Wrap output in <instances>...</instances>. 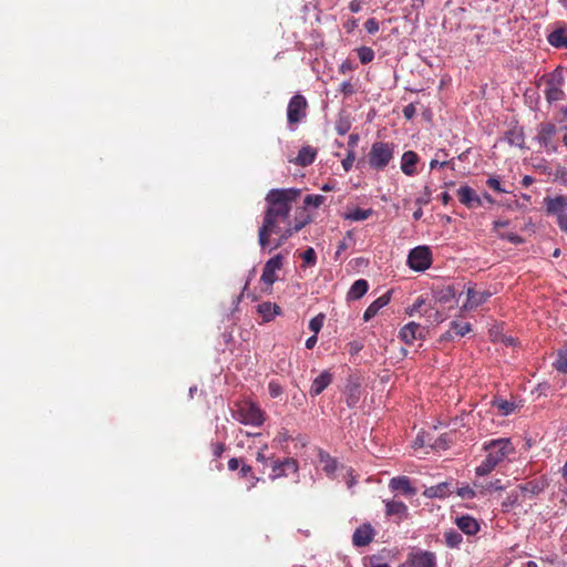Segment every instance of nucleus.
I'll use <instances>...</instances> for the list:
<instances>
[{"label": "nucleus", "mask_w": 567, "mask_h": 567, "mask_svg": "<svg viewBox=\"0 0 567 567\" xmlns=\"http://www.w3.org/2000/svg\"><path fill=\"white\" fill-rule=\"evenodd\" d=\"M300 195L301 189L299 188H274L267 193L266 209L258 229V244L261 249L270 246L272 235L277 236L272 241L274 249L281 247L312 221V217L308 213L296 215L293 220L290 218L293 204L297 203Z\"/></svg>", "instance_id": "obj_1"}, {"label": "nucleus", "mask_w": 567, "mask_h": 567, "mask_svg": "<svg viewBox=\"0 0 567 567\" xmlns=\"http://www.w3.org/2000/svg\"><path fill=\"white\" fill-rule=\"evenodd\" d=\"M483 451L486 453V456L475 470L478 476H485L492 473L509 455L515 453V446L511 439L501 437L485 442L483 444Z\"/></svg>", "instance_id": "obj_2"}, {"label": "nucleus", "mask_w": 567, "mask_h": 567, "mask_svg": "<svg viewBox=\"0 0 567 567\" xmlns=\"http://www.w3.org/2000/svg\"><path fill=\"white\" fill-rule=\"evenodd\" d=\"M394 145L385 142H374L368 155L369 165L375 171H383L392 161Z\"/></svg>", "instance_id": "obj_3"}, {"label": "nucleus", "mask_w": 567, "mask_h": 567, "mask_svg": "<svg viewBox=\"0 0 567 567\" xmlns=\"http://www.w3.org/2000/svg\"><path fill=\"white\" fill-rule=\"evenodd\" d=\"M235 417L243 424L260 426L265 422V412L256 403L243 401L237 405Z\"/></svg>", "instance_id": "obj_4"}, {"label": "nucleus", "mask_w": 567, "mask_h": 567, "mask_svg": "<svg viewBox=\"0 0 567 567\" xmlns=\"http://www.w3.org/2000/svg\"><path fill=\"white\" fill-rule=\"evenodd\" d=\"M564 84V74L563 70L557 68L551 73L548 74L546 80V89L544 91L545 97L548 103H555L564 100L565 93L561 90Z\"/></svg>", "instance_id": "obj_5"}, {"label": "nucleus", "mask_w": 567, "mask_h": 567, "mask_svg": "<svg viewBox=\"0 0 567 567\" xmlns=\"http://www.w3.org/2000/svg\"><path fill=\"white\" fill-rule=\"evenodd\" d=\"M432 251L427 246H417L408 255V265L414 271H424L432 266Z\"/></svg>", "instance_id": "obj_6"}, {"label": "nucleus", "mask_w": 567, "mask_h": 567, "mask_svg": "<svg viewBox=\"0 0 567 567\" xmlns=\"http://www.w3.org/2000/svg\"><path fill=\"white\" fill-rule=\"evenodd\" d=\"M308 103L303 95H293L287 107V121L290 126L301 122L307 115Z\"/></svg>", "instance_id": "obj_7"}, {"label": "nucleus", "mask_w": 567, "mask_h": 567, "mask_svg": "<svg viewBox=\"0 0 567 567\" xmlns=\"http://www.w3.org/2000/svg\"><path fill=\"white\" fill-rule=\"evenodd\" d=\"M298 470V462L292 457H286L282 461L275 460L271 464V474L269 477L272 481L280 477H287L290 474H297Z\"/></svg>", "instance_id": "obj_8"}, {"label": "nucleus", "mask_w": 567, "mask_h": 567, "mask_svg": "<svg viewBox=\"0 0 567 567\" xmlns=\"http://www.w3.org/2000/svg\"><path fill=\"white\" fill-rule=\"evenodd\" d=\"M544 210L547 216H563L567 213V196H546L543 199Z\"/></svg>", "instance_id": "obj_9"}, {"label": "nucleus", "mask_w": 567, "mask_h": 567, "mask_svg": "<svg viewBox=\"0 0 567 567\" xmlns=\"http://www.w3.org/2000/svg\"><path fill=\"white\" fill-rule=\"evenodd\" d=\"M284 266V257L280 254L271 257L266 261L260 280L267 286H272L277 280L276 271L280 270Z\"/></svg>", "instance_id": "obj_10"}, {"label": "nucleus", "mask_w": 567, "mask_h": 567, "mask_svg": "<svg viewBox=\"0 0 567 567\" xmlns=\"http://www.w3.org/2000/svg\"><path fill=\"white\" fill-rule=\"evenodd\" d=\"M401 567H436V556L431 551H415L408 556Z\"/></svg>", "instance_id": "obj_11"}, {"label": "nucleus", "mask_w": 567, "mask_h": 567, "mask_svg": "<svg viewBox=\"0 0 567 567\" xmlns=\"http://www.w3.org/2000/svg\"><path fill=\"white\" fill-rule=\"evenodd\" d=\"M492 293L488 290H476L474 287L468 286L466 288V302L463 305V309L473 310L485 303Z\"/></svg>", "instance_id": "obj_12"}, {"label": "nucleus", "mask_w": 567, "mask_h": 567, "mask_svg": "<svg viewBox=\"0 0 567 567\" xmlns=\"http://www.w3.org/2000/svg\"><path fill=\"white\" fill-rule=\"evenodd\" d=\"M557 133V127L553 123H542L538 128L537 140L546 148L551 151L557 150V145L554 143V136Z\"/></svg>", "instance_id": "obj_13"}, {"label": "nucleus", "mask_w": 567, "mask_h": 567, "mask_svg": "<svg viewBox=\"0 0 567 567\" xmlns=\"http://www.w3.org/2000/svg\"><path fill=\"white\" fill-rule=\"evenodd\" d=\"M424 329L416 322H409L403 326L399 332L400 339L406 343L412 344L417 339L424 338Z\"/></svg>", "instance_id": "obj_14"}, {"label": "nucleus", "mask_w": 567, "mask_h": 567, "mask_svg": "<svg viewBox=\"0 0 567 567\" xmlns=\"http://www.w3.org/2000/svg\"><path fill=\"white\" fill-rule=\"evenodd\" d=\"M457 197H458L460 203L470 209L477 208V207L482 206L481 197L476 194V192L472 187H470L467 185L461 186L458 188Z\"/></svg>", "instance_id": "obj_15"}, {"label": "nucleus", "mask_w": 567, "mask_h": 567, "mask_svg": "<svg viewBox=\"0 0 567 567\" xmlns=\"http://www.w3.org/2000/svg\"><path fill=\"white\" fill-rule=\"evenodd\" d=\"M374 537V529L370 524H363L359 526L352 536V543L357 547H363L369 545Z\"/></svg>", "instance_id": "obj_16"}, {"label": "nucleus", "mask_w": 567, "mask_h": 567, "mask_svg": "<svg viewBox=\"0 0 567 567\" xmlns=\"http://www.w3.org/2000/svg\"><path fill=\"white\" fill-rule=\"evenodd\" d=\"M385 515L389 517H395L396 522H401L408 517V506L401 501H386Z\"/></svg>", "instance_id": "obj_17"}, {"label": "nucleus", "mask_w": 567, "mask_h": 567, "mask_svg": "<svg viewBox=\"0 0 567 567\" xmlns=\"http://www.w3.org/2000/svg\"><path fill=\"white\" fill-rule=\"evenodd\" d=\"M333 380L332 373H330L328 370H324L321 372L312 382L309 393L311 396H318L321 394L331 383Z\"/></svg>", "instance_id": "obj_18"}, {"label": "nucleus", "mask_w": 567, "mask_h": 567, "mask_svg": "<svg viewBox=\"0 0 567 567\" xmlns=\"http://www.w3.org/2000/svg\"><path fill=\"white\" fill-rule=\"evenodd\" d=\"M389 486L392 491L400 492L406 496H414L416 494V488L412 486L408 476H396L391 478Z\"/></svg>", "instance_id": "obj_19"}, {"label": "nucleus", "mask_w": 567, "mask_h": 567, "mask_svg": "<svg viewBox=\"0 0 567 567\" xmlns=\"http://www.w3.org/2000/svg\"><path fill=\"white\" fill-rule=\"evenodd\" d=\"M420 157L413 151H406L401 158V169L406 176H414L416 174V164Z\"/></svg>", "instance_id": "obj_20"}, {"label": "nucleus", "mask_w": 567, "mask_h": 567, "mask_svg": "<svg viewBox=\"0 0 567 567\" xmlns=\"http://www.w3.org/2000/svg\"><path fill=\"white\" fill-rule=\"evenodd\" d=\"M452 494V483L442 482L425 488L423 495L427 498H445Z\"/></svg>", "instance_id": "obj_21"}, {"label": "nucleus", "mask_w": 567, "mask_h": 567, "mask_svg": "<svg viewBox=\"0 0 567 567\" xmlns=\"http://www.w3.org/2000/svg\"><path fill=\"white\" fill-rule=\"evenodd\" d=\"M457 527L466 535H475L480 530V524L475 518L468 515H463L456 518Z\"/></svg>", "instance_id": "obj_22"}, {"label": "nucleus", "mask_w": 567, "mask_h": 567, "mask_svg": "<svg viewBox=\"0 0 567 567\" xmlns=\"http://www.w3.org/2000/svg\"><path fill=\"white\" fill-rule=\"evenodd\" d=\"M389 302H390V293L389 292H386V293L382 295L381 297H379L378 299H375L365 309V311L363 313V320L365 322L371 320L379 312V310L382 309L383 307H385Z\"/></svg>", "instance_id": "obj_23"}, {"label": "nucleus", "mask_w": 567, "mask_h": 567, "mask_svg": "<svg viewBox=\"0 0 567 567\" xmlns=\"http://www.w3.org/2000/svg\"><path fill=\"white\" fill-rule=\"evenodd\" d=\"M316 156V148L307 145L299 150L297 157L292 162L299 166H308L315 162Z\"/></svg>", "instance_id": "obj_24"}, {"label": "nucleus", "mask_w": 567, "mask_h": 567, "mask_svg": "<svg viewBox=\"0 0 567 567\" xmlns=\"http://www.w3.org/2000/svg\"><path fill=\"white\" fill-rule=\"evenodd\" d=\"M472 330V324L470 322H451L450 330L443 336L445 339H453L454 337H464Z\"/></svg>", "instance_id": "obj_25"}, {"label": "nucleus", "mask_w": 567, "mask_h": 567, "mask_svg": "<svg viewBox=\"0 0 567 567\" xmlns=\"http://www.w3.org/2000/svg\"><path fill=\"white\" fill-rule=\"evenodd\" d=\"M257 311L262 317L264 321H270L275 316L280 313V307L276 303L265 301L258 305Z\"/></svg>", "instance_id": "obj_26"}, {"label": "nucleus", "mask_w": 567, "mask_h": 567, "mask_svg": "<svg viewBox=\"0 0 567 567\" xmlns=\"http://www.w3.org/2000/svg\"><path fill=\"white\" fill-rule=\"evenodd\" d=\"M319 462L322 466V471L328 476H333L334 472L338 468V462L334 457H332L329 453L320 451L319 452Z\"/></svg>", "instance_id": "obj_27"}, {"label": "nucleus", "mask_w": 567, "mask_h": 567, "mask_svg": "<svg viewBox=\"0 0 567 567\" xmlns=\"http://www.w3.org/2000/svg\"><path fill=\"white\" fill-rule=\"evenodd\" d=\"M547 41L555 48H567V31L558 28L548 34Z\"/></svg>", "instance_id": "obj_28"}, {"label": "nucleus", "mask_w": 567, "mask_h": 567, "mask_svg": "<svg viewBox=\"0 0 567 567\" xmlns=\"http://www.w3.org/2000/svg\"><path fill=\"white\" fill-rule=\"evenodd\" d=\"M368 288L369 284L367 280L358 279L352 284L348 292V298L352 300H358L367 293Z\"/></svg>", "instance_id": "obj_29"}, {"label": "nucleus", "mask_w": 567, "mask_h": 567, "mask_svg": "<svg viewBox=\"0 0 567 567\" xmlns=\"http://www.w3.org/2000/svg\"><path fill=\"white\" fill-rule=\"evenodd\" d=\"M326 200V197L322 195H307L303 199V207L301 212L298 215H301L302 213H307V207H319L321 206Z\"/></svg>", "instance_id": "obj_30"}, {"label": "nucleus", "mask_w": 567, "mask_h": 567, "mask_svg": "<svg viewBox=\"0 0 567 567\" xmlns=\"http://www.w3.org/2000/svg\"><path fill=\"white\" fill-rule=\"evenodd\" d=\"M444 538H445V544L450 548H456L463 542L462 535L458 532L454 530V529H450V530L445 532L444 533Z\"/></svg>", "instance_id": "obj_31"}, {"label": "nucleus", "mask_w": 567, "mask_h": 567, "mask_svg": "<svg viewBox=\"0 0 567 567\" xmlns=\"http://www.w3.org/2000/svg\"><path fill=\"white\" fill-rule=\"evenodd\" d=\"M372 214H373V209H371V208H369V209L355 208L352 212H350L346 216V218L350 219V220H354V221H360V220L368 219L370 216H372Z\"/></svg>", "instance_id": "obj_32"}, {"label": "nucleus", "mask_w": 567, "mask_h": 567, "mask_svg": "<svg viewBox=\"0 0 567 567\" xmlns=\"http://www.w3.org/2000/svg\"><path fill=\"white\" fill-rule=\"evenodd\" d=\"M494 405L503 415H508L513 413L516 409V404L507 400H496L494 402Z\"/></svg>", "instance_id": "obj_33"}, {"label": "nucleus", "mask_w": 567, "mask_h": 567, "mask_svg": "<svg viewBox=\"0 0 567 567\" xmlns=\"http://www.w3.org/2000/svg\"><path fill=\"white\" fill-rule=\"evenodd\" d=\"M358 58L362 64H368L374 59V51L369 47H361L357 50Z\"/></svg>", "instance_id": "obj_34"}, {"label": "nucleus", "mask_w": 567, "mask_h": 567, "mask_svg": "<svg viewBox=\"0 0 567 567\" xmlns=\"http://www.w3.org/2000/svg\"><path fill=\"white\" fill-rule=\"evenodd\" d=\"M306 267H312L317 262V254L312 247L306 249L302 254H300Z\"/></svg>", "instance_id": "obj_35"}, {"label": "nucleus", "mask_w": 567, "mask_h": 567, "mask_svg": "<svg viewBox=\"0 0 567 567\" xmlns=\"http://www.w3.org/2000/svg\"><path fill=\"white\" fill-rule=\"evenodd\" d=\"M240 477H250L251 482L248 488L255 487L257 482L259 481V477L255 476L252 473V467L247 464H243L239 470Z\"/></svg>", "instance_id": "obj_36"}, {"label": "nucleus", "mask_w": 567, "mask_h": 567, "mask_svg": "<svg viewBox=\"0 0 567 567\" xmlns=\"http://www.w3.org/2000/svg\"><path fill=\"white\" fill-rule=\"evenodd\" d=\"M506 140L509 144L522 147L524 144V136L520 132L515 130L507 132Z\"/></svg>", "instance_id": "obj_37"}, {"label": "nucleus", "mask_w": 567, "mask_h": 567, "mask_svg": "<svg viewBox=\"0 0 567 567\" xmlns=\"http://www.w3.org/2000/svg\"><path fill=\"white\" fill-rule=\"evenodd\" d=\"M475 488H480V494L484 495L485 492H489L492 489L494 491H502L505 487L501 484V480H496L494 482H489L486 486L474 484Z\"/></svg>", "instance_id": "obj_38"}, {"label": "nucleus", "mask_w": 567, "mask_h": 567, "mask_svg": "<svg viewBox=\"0 0 567 567\" xmlns=\"http://www.w3.org/2000/svg\"><path fill=\"white\" fill-rule=\"evenodd\" d=\"M477 493H480V488L475 489L470 486H463L456 491V494L464 499H473Z\"/></svg>", "instance_id": "obj_39"}, {"label": "nucleus", "mask_w": 567, "mask_h": 567, "mask_svg": "<svg viewBox=\"0 0 567 567\" xmlns=\"http://www.w3.org/2000/svg\"><path fill=\"white\" fill-rule=\"evenodd\" d=\"M324 321V315L319 313L309 321V329L317 336L321 330Z\"/></svg>", "instance_id": "obj_40"}, {"label": "nucleus", "mask_w": 567, "mask_h": 567, "mask_svg": "<svg viewBox=\"0 0 567 567\" xmlns=\"http://www.w3.org/2000/svg\"><path fill=\"white\" fill-rule=\"evenodd\" d=\"M497 237L503 240H507L514 245H520L524 243L523 237L515 233H498Z\"/></svg>", "instance_id": "obj_41"}, {"label": "nucleus", "mask_w": 567, "mask_h": 567, "mask_svg": "<svg viewBox=\"0 0 567 567\" xmlns=\"http://www.w3.org/2000/svg\"><path fill=\"white\" fill-rule=\"evenodd\" d=\"M268 450V445L267 444H264V446L258 451V453L256 454V460L264 464V465H268V463H270V465L272 464V461L274 457L272 456H268L265 452Z\"/></svg>", "instance_id": "obj_42"}, {"label": "nucleus", "mask_w": 567, "mask_h": 567, "mask_svg": "<svg viewBox=\"0 0 567 567\" xmlns=\"http://www.w3.org/2000/svg\"><path fill=\"white\" fill-rule=\"evenodd\" d=\"M554 365L557 369V371H559L561 373H567V353H564L560 351L558 353V358L556 359Z\"/></svg>", "instance_id": "obj_43"}, {"label": "nucleus", "mask_w": 567, "mask_h": 567, "mask_svg": "<svg viewBox=\"0 0 567 567\" xmlns=\"http://www.w3.org/2000/svg\"><path fill=\"white\" fill-rule=\"evenodd\" d=\"M268 391H269V395L271 398H278L284 393L282 386L279 384V382H277L275 380H271L268 383Z\"/></svg>", "instance_id": "obj_44"}, {"label": "nucleus", "mask_w": 567, "mask_h": 567, "mask_svg": "<svg viewBox=\"0 0 567 567\" xmlns=\"http://www.w3.org/2000/svg\"><path fill=\"white\" fill-rule=\"evenodd\" d=\"M354 161H355V153L353 150H350L348 152L347 156L341 162L343 169L346 172H349L352 168Z\"/></svg>", "instance_id": "obj_45"}, {"label": "nucleus", "mask_w": 567, "mask_h": 567, "mask_svg": "<svg viewBox=\"0 0 567 567\" xmlns=\"http://www.w3.org/2000/svg\"><path fill=\"white\" fill-rule=\"evenodd\" d=\"M379 21L374 18H370L365 21L364 28L368 33L374 34L379 31Z\"/></svg>", "instance_id": "obj_46"}, {"label": "nucleus", "mask_w": 567, "mask_h": 567, "mask_svg": "<svg viewBox=\"0 0 567 567\" xmlns=\"http://www.w3.org/2000/svg\"><path fill=\"white\" fill-rule=\"evenodd\" d=\"M486 185L497 193H506V190L502 187L501 182L495 177H489L486 181Z\"/></svg>", "instance_id": "obj_47"}, {"label": "nucleus", "mask_w": 567, "mask_h": 567, "mask_svg": "<svg viewBox=\"0 0 567 567\" xmlns=\"http://www.w3.org/2000/svg\"><path fill=\"white\" fill-rule=\"evenodd\" d=\"M226 450V445L223 442L212 443V452L215 457H220Z\"/></svg>", "instance_id": "obj_48"}, {"label": "nucleus", "mask_w": 567, "mask_h": 567, "mask_svg": "<svg viewBox=\"0 0 567 567\" xmlns=\"http://www.w3.org/2000/svg\"><path fill=\"white\" fill-rule=\"evenodd\" d=\"M402 113L406 120H412L416 113V107L413 103H410L403 107Z\"/></svg>", "instance_id": "obj_49"}, {"label": "nucleus", "mask_w": 567, "mask_h": 567, "mask_svg": "<svg viewBox=\"0 0 567 567\" xmlns=\"http://www.w3.org/2000/svg\"><path fill=\"white\" fill-rule=\"evenodd\" d=\"M425 303V300L423 297H419L414 303L412 305V307L410 308L409 310V315L412 316L416 312H420L421 311V308L422 306Z\"/></svg>", "instance_id": "obj_50"}, {"label": "nucleus", "mask_w": 567, "mask_h": 567, "mask_svg": "<svg viewBox=\"0 0 567 567\" xmlns=\"http://www.w3.org/2000/svg\"><path fill=\"white\" fill-rule=\"evenodd\" d=\"M340 91L344 94V95H351L354 93V87L352 85L351 82L349 81H344L341 83L340 85Z\"/></svg>", "instance_id": "obj_51"}, {"label": "nucleus", "mask_w": 567, "mask_h": 567, "mask_svg": "<svg viewBox=\"0 0 567 567\" xmlns=\"http://www.w3.org/2000/svg\"><path fill=\"white\" fill-rule=\"evenodd\" d=\"M291 440V435L288 433L286 429H282L276 436L275 441L279 443H286Z\"/></svg>", "instance_id": "obj_52"}, {"label": "nucleus", "mask_w": 567, "mask_h": 567, "mask_svg": "<svg viewBox=\"0 0 567 567\" xmlns=\"http://www.w3.org/2000/svg\"><path fill=\"white\" fill-rule=\"evenodd\" d=\"M556 223H557L559 229L563 233L567 234V213L565 215H563V216H558L556 218Z\"/></svg>", "instance_id": "obj_53"}, {"label": "nucleus", "mask_w": 567, "mask_h": 567, "mask_svg": "<svg viewBox=\"0 0 567 567\" xmlns=\"http://www.w3.org/2000/svg\"><path fill=\"white\" fill-rule=\"evenodd\" d=\"M509 225V220H502V219H498V220H495L493 223V231L496 234V236L498 235L499 231V228L501 227H507Z\"/></svg>", "instance_id": "obj_54"}, {"label": "nucleus", "mask_w": 567, "mask_h": 567, "mask_svg": "<svg viewBox=\"0 0 567 567\" xmlns=\"http://www.w3.org/2000/svg\"><path fill=\"white\" fill-rule=\"evenodd\" d=\"M350 130V124L347 122H339L336 126V131L339 135H344Z\"/></svg>", "instance_id": "obj_55"}, {"label": "nucleus", "mask_w": 567, "mask_h": 567, "mask_svg": "<svg viewBox=\"0 0 567 567\" xmlns=\"http://www.w3.org/2000/svg\"><path fill=\"white\" fill-rule=\"evenodd\" d=\"M349 9L352 13H358L362 9V2L360 0H352L349 4Z\"/></svg>", "instance_id": "obj_56"}, {"label": "nucleus", "mask_w": 567, "mask_h": 567, "mask_svg": "<svg viewBox=\"0 0 567 567\" xmlns=\"http://www.w3.org/2000/svg\"><path fill=\"white\" fill-rule=\"evenodd\" d=\"M450 164V162L447 161H443V162H440L437 158H433L431 162H430V168L431 169H434L436 167H445Z\"/></svg>", "instance_id": "obj_57"}, {"label": "nucleus", "mask_w": 567, "mask_h": 567, "mask_svg": "<svg viewBox=\"0 0 567 567\" xmlns=\"http://www.w3.org/2000/svg\"><path fill=\"white\" fill-rule=\"evenodd\" d=\"M560 475L564 480V483L567 485V461L564 463L563 467L560 468ZM565 496L567 497V487L564 491Z\"/></svg>", "instance_id": "obj_58"}, {"label": "nucleus", "mask_w": 567, "mask_h": 567, "mask_svg": "<svg viewBox=\"0 0 567 567\" xmlns=\"http://www.w3.org/2000/svg\"><path fill=\"white\" fill-rule=\"evenodd\" d=\"M239 468V460L236 457H233L228 461V470L229 471H236Z\"/></svg>", "instance_id": "obj_59"}, {"label": "nucleus", "mask_w": 567, "mask_h": 567, "mask_svg": "<svg viewBox=\"0 0 567 567\" xmlns=\"http://www.w3.org/2000/svg\"><path fill=\"white\" fill-rule=\"evenodd\" d=\"M358 141H359V135L358 134H351L349 136L348 145L353 150L357 146Z\"/></svg>", "instance_id": "obj_60"}, {"label": "nucleus", "mask_w": 567, "mask_h": 567, "mask_svg": "<svg viewBox=\"0 0 567 567\" xmlns=\"http://www.w3.org/2000/svg\"><path fill=\"white\" fill-rule=\"evenodd\" d=\"M317 340L318 339H317L316 334H313L310 338H308L307 341H306V348L307 349H313L316 343H317Z\"/></svg>", "instance_id": "obj_61"}, {"label": "nucleus", "mask_w": 567, "mask_h": 567, "mask_svg": "<svg viewBox=\"0 0 567 567\" xmlns=\"http://www.w3.org/2000/svg\"><path fill=\"white\" fill-rule=\"evenodd\" d=\"M452 197L449 193L444 192L441 194V200L444 205H447L451 202Z\"/></svg>", "instance_id": "obj_62"}, {"label": "nucleus", "mask_w": 567, "mask_h": 567, "mask_svg": "<svg viewBox=\"0 0 567 567\" xmlns=\"http://www.w3.org/2000/svg\"><path fill=\"white\" fill-rule=\"evenodd\" d=\"M483 197H484V199H485L486 202H488L489 204H494V203H495L494 198H493L488 193H484V194H483Z\"/></svg>", "instance_id": "obj_63"}, {"label": "nucleus", "mask_w": 567, "mask_h": 567, "mask_svg": "<svg viewBox=\"0 0 567 567\" xmlns=\"http://www.w3.org/2000/svg\"><path fill=\"white\" fill-rule=\"evenodd\" d=\"M532 182H533V178L530 176H525L523 178V185H525V186H528L529 184H532Z\"/></svg>", "instance_id": "obj_64"}]
</instances>
